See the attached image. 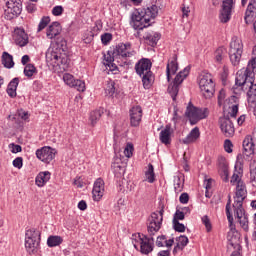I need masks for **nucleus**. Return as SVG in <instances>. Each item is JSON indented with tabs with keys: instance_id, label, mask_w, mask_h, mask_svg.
<instances>
[{
	"instance_id": "f257e3e1",
	"label": "nucleus",
	"mask_w": 256,
	"mask_h": 256,
	"mask_svg": "<svg viewBox=\"0 0 256 256\" xmlns=\"http://www.w3.org/2000/svg\"><path fill=\"white\" fill-rule=\"evenodd\" d=\"M165 213L164 208L162 207L159 211L153 212L151 216L148 218L147 223V231L148 235L141 234H133L132 235V243L134 248L137 249L138 243H140V252L143 255H149L153 251V244L155 243V239L153 235L158 233L159 229H161V225H163V214Z\"/></svg>"
},
{
	"instance_id": "f03ea898",
	"label": "nucleus",
	"mask_w": 256,
	"mask_h": 256,
	"mask_svg": "<svg viewBox=\"0 0 256 256\" xmlns=\"http://www.w3.org/2000/svg\"><path fill=\"white\" fill-rule=\"evenodd\" d=\"M159 15L157 5L147 8H138L131 15V25L136 31H143L146 27H151V19Z\"/></svg>"
},
{
	"instance_id": "7ed1b4c3",
	"label": "nucleus",
	"mask_w": 256,
	"mask_h": 256,
	"mask_svg": "<svg viewBox=\"0 0 256 256\" xmlns=\"http://www.w3.org/2000/svg\"><path fill=\"white\" fill-rule=\"evenodd\" d=\"M256 75V46L252 49V58L248 62L247 68L245 70H239L236 74L237 87H248L250 83L255 82Z\"/></svg>"
},
{
	"instance_id": "20e7f679",
	"label": "nucleus",
	"mask_w": 256,
	"mask_h": 256,
	"mask_svg": "<svg viewBox=\"0 0 256 256\" xmlns=\"http://www.w3.org/2000/svg\"><path fill=\"white\" fill-rule=\"evenodd\" d=\"M226 217L228 219L229 227L232 231V233H229L228 235V249H234V251H241V234H239V232H235V224H233V214L231 213V195L228 196V201L226 204Z\"/></svg>"
},
{
	"instance_id": "39448f33",
	"label": "nucleus",
	"mask_w": 256,
	"mask_h": 256,
	"mask_svg": "<svg viewBox=\"0 0 256 256\" xmlns=\"http://www.w3.org/2000/svg\"><path fill=\"white\" fill-rule=\"evenodd\" d=\"M41 245V231L31 228L25 234V247L30 255H35Z\"/></svg>"
},
{
	"instance_id": "423d86ee",
	"label": "nucleus",
	"mask_w": 256,
	"mask_h": 256,
	"mask_svg": "<svg viewBox=\"0 0 256 256\" xmlns=\"http://www.w3.org/2000/svg\"><path fill=\"white\" fill-rule=\"evenodd\" d=\"M185 117L189 119L190 124L197 125L199 121L209 117V109L196 107L192 102H189L186 107Z\"/></svg>"
},
{
	"instance_id": "0eeeda50",
	"label": "nucleus",
	"mask_w": 256,
	"mask_h": 256,
	"mask_svg": "<svg viewBox=\"0 0 256 256\" xmlns=\"http://www.w3.org/2000/svg\"><path fill=\"white\" fill-rule=\"evenodd\" d=\"M46 61L53 65V67H60L63 71L69 69V56L65 52L48 51L46 53Z\"/></svg>"
},
{
	"instance_id": "6e6552de",
	"label": "nucleus",
	"mask_w": 256,
	"mask_h": 256,
	"mask_svg": "<svg viewBox=\"0 0 256 256\" xmlns=\"http://www.w3.org/2000/svg\"><path fill=\"white\" fill-rule=\"evenodd\" d=\"M136 54L137 52L133 50V44H131V42L120 43L114 49V55L118 57L123 67L124 65H129V58L134 57Z\"/></svg>"
},
{
	"instance_id": "1a4fd4ad",
	"label": "nucleus",
	"mask_w": 256,
	"mask_h": 256,
	"mask_svg": "<svg viewBox=\"0 0 256 256\" xmlns=\"http://www.w3.org/2000/svg\"><path fill=\"white\" fill-rule=\"evenodd\" d=\"M243 55V42L237 36H233L230 42L229 57L232 65L237 67Z\"/></svg>"
},
{
	"instance_id": "9d476101",
	"label": "nucleus",
	"mask_w": 256,
	"mask_h": 256,
	"mask_svg": "<svg viewBox=\"0 0 256 256\" xmlns=\"http://www.w3.org/2000/svg\"><path fill=\"white\" fill-rule=\"evenodd\" d=\"M199 88L205 99H211V97L215 95V82H213V75L210 73L200 75Z\"/></svg>"
},
{
	"instance_id": "9b49d317",
	"label": "nucleus",
	"mask_w": 256,
	"mask_h": 256,
	"mask_svg": "<svg viewBox=\"0 0 256 256\" xmlns=\"http://www.w3.org/2000/svg\"><path fill=\"white\" fill-rule=\"evenodd\" d=\"M190 68L186 67L182 71H180L176 77L174 78L173 82L168 86V93L170 94L173 101H177V95H179V85L187 79L189 75Z\"/></svg>"
},
{
	"instance_id": "f8f14e48",
	"label": "nucleus",
	"mask_w": 256,
	"mask_h": 256,
	"mask_svg": "<svg viewBox=\"0 0 256 256\" xmlns=\"http://www.w3.org/2000/svg\"><path fill=\"white\" fill-rule=\"evenodd\" d=\"M7 9L4 10V17L8 21L17 18L23 11V2L21 0H8L6 2Z\"/></svg>"
},
{
	"instance_id": "ddd939ff",
	"label": "nucleus",
	"mask_w": 256,
	"mask_h": 256,
	"mask_svg": "<svg viewBox=\"0 0 256 256\" xmlns=\"http://www.w3.org/2000/svg\"><path fill=\"white\" fill-rule=\"evenodd\" d=\"M55 155H57V150L51 146H44L36 150L37 159L42 161V163H46L47 165H49V163L55 159Z\"/></svg>"
},
{
	"instance_id": "4468645a",
	"label": "nucleus",
	"mask_w": 256,
	"mask_h": 256,
	"mask_svg": "<svg viewBox=\"0 0 256 256\" xmlns=\"http://www.w3.org/2000/svg\"><path fill=\"white\" fill-rule=\"evenodd\" d=\"M247 199V185L243 180H239L236 185L234 203L232 207H243V201Z\"/></svg>"
},
{
	"instance_id": "2eb2a0df",
	"label": "nucleus",
	"mask_w": 256,
	"mask_h": 256,
	"mask_svg": "<svg viewBox=\"0 0 256 256\" xmlns=\"http://www.w3.org/2000/svg\"><path fill=\"white\" fill-rule=\"evenodd\" d=\"M219 125L224 137L231 138L235 135V126L233 125V121H231L229 115H224L223 117H220Z\"/></svg>"
},
{
	"instance_id": "dca6fc26",
	"label": "nucleus",
	"mask_w": 256,
	"mask_h": 256,
	"mask_svg": "<svg viewBox=\"0 0 256 256\" xmlns=\"http://www.w3.org/2000/svg\"><path fill=\"white\" fill-rule=\"evenodd\" d=\"M235 5V0H223L220 10L219 19L221 23H229L231 21V13Z\"/></svg>"
},
{
	"instance_id": "f3484780",
	"label": "nucleus",
	"mask_w": 256,
	"mask_h": 256,
	"mask_svg": "<svg viewBox=\"0 0 256 256\" xmlns=\"http://www.w3.org/2000/svg\"><path fill=\"white\" fill-rule=\"evenodd\" d=\"M63 81L68 87H73V89L78 90L80 93L85 91V81L75 79V76L69 73L63 75Z\"/></svg>"
},
{
	"instance_id": "a211bd4d",
	"label": "nucleus",
	"mask_w": 256,
	"mask_h": 256,
	"mask_svg": "<svg viewBox=\"0 0 256 256\" xmlns=\"http://www.w3.org/2000/svg\"><path fill=\"white\" fill-rule=\"evenodd\" d=\"M13 41L18 47H25L29 44V36L23 28H16L13 33Z\"/></svg>"
},
{
	"instance_id": "6ab92c4d",
	"label": "nucleus",
	"mask_w": 256,
	"mask_h": 256,
	"mask_svg": "<svg viewBox=\"0 0 256 256\" xmlns=\"http://www.w3.org/2000/svg\"><path fill=\"white\" fill-rule=\"evenodd\" d=\"M129 114L131 127H139L141 119L143 118V109L141 106H133L130 109Z\"/></svg>"
},
{
	"instance_id": "aec40b11",
	"label": "nucleus",
	"mask_w": 256,
	"mask_h": 256,
	"mask_svg": "<svg viewBox=\"0 0 256 256\" xmlns=\"http://www.w3.org/2000/svg\"><path fill=\"white\" fill-rule=\"evenodd\" d=\"M234 216L236 217L238 223L244 229V231L249 230V220L247 218V214H245V209L242 207H233Z\"/></svg>"
},
{
	"instance_id": "412c9836",
	"label": "nucleus",
	"mask_w": 256,
	"mask_h": 256,
	"mask_svg": "<svg viewBox=\"0 0 256 256\" xmlns=\"http://www.w3.org/2000/svg\"><path fill=\"white\" fill-rule=\"evenodd\" d=\"M152 65L153 63H151V60H149L148 58H142L135 64V71L137 75L143 77V75H145V71L146 73H149V71H151Z\"/></svg>"
},
{
	"instance_id": "4be33fe9",
	"label": "nucleus",
	"mask_w": 256,
	"mask_h": 256,
	"mask_svg": "<svg viewBox=\"0 0 256 256\" xmlns=\"http://www.w3.org/2000/svg\"><path fill=\"white\" fill-rule=\"evenodd\" d=\"M104 193H105V181H103L101 178H98L94 182V186L92 190V196L94 201H101Z\"/></svg>"
},
{
	"instance_id": "5701e85b",
	"label": "nucleus",
	"mask_w": 256,
	"mask_h": 256,
	"mask_svg": "<svg viewBox=\"0 0 256 256\" xmlns=\"http://www.w3.org/2000/svg\"><path fill=\"white\" fill-rule=\"evenodd\" d=\"M218 167L222 181L227 183L229 181V164H227V159L225 156L218 157Z\"/></svg>"
},
{
	"instance_id": "b1692460",
	"label": "nucleus",
	"mask_w": 256,
	"mask_h": 256,
	"mask_svg": "<svg viewBox=\"0 0 256 256\" xmlns=\"http://www.w3.org/2000/svg\"><path fill=\"white\" fill-rule=\"evenodd\" d=\"M179 71V63H177V54H173L172 59L168 60L166 66L167 81H171V75H175Z\"/></svg>"
},
{
	"instance_id": "393cba45",
	"label": "nucleus",
	"mask_w": 256,
	"mask_h": 256,
	"mask_svg": "<svg viewBox=\"0 0 256 256\" xmlns=\"http://www.w3.org/2000/svg\"><path fill=\"white\" fill-rule=\"evenodd\" d=\"M62 28L59 22H53L46 30L47 39H55L61 34Z\"/></svg>"
},
{
	"instance_id": "a878e982",
	"label": "nucleus",
	"mask_w": 256,
	"mask_h": 256,
	"mask_svg": "<svg viewBox=\"0 0 256 256\" xmlns=\"http://www.w3.org/2000/svg\"><path fill=\"white\" fill-rule=\"evenodd\" d=\"M254 17H256V0H250L245 12V23L249 25Z\"/></svg>"
},
{
	"instance_id": "bb28decb",
	"label": "nucleus",
	"mask_w": 256,
	"mask_h": 256,
	"mask_svg": "<svg viewBox=\"0 0 256 256\" xmlns=\"http://www.w3.org/2000/svg\"><path fill=\"white\" fill-rule=\"evenodd\" d=\"M145 42L147 45H150V47H156L157 43L159 42V39H161V33L158 32H147L143 36Z\"/></svg>"
},
{
	"instance_id": "cd10ccee",
	"label": "nucleus",
	"mask_w": 256,
	"mask_h": 256,
	"mask_svg": "<svg viewBox=\"0 0 256 256\" xmlns=\"http://www.w3.org/2000/svg\"><path fill=\"white\" fill-rule=\"evenodd\" d=\"M173 133V130H171V124H167L165 126V129H163L160 132V141L164 145H171V134Z\"/></svg>"
},
{
	"instance_id": "c85d7f7f",
	"label": "nucleus",
	"mask_w": 256,
	"mask_h": 256,
	"mask_svg": "<svg viewBox=\"0 0 256 256\" xmlns=\"http://www.w3.org/2000/svg\"><path fill=\"white\" fill-rule=\"evenodd\" d=\"M50 179H51V172L49 171L40 172L36 176L35 183L37 187H45V185H47Z\"/></svg>"
},
{
	"instance_id": "c756f323",
	"label": "nucleus",
	"mask_w": 256,
	"mask_h": 256,
	"mask_svg": "<svg viewBox=\"0 0 256 256\" xmlns=\"http://www.w3.org/2000/svg\"><path fill=\"white\" fill-rule=\"evenodd\" d=\"M104 65L110 66L111 63H117L120 67H123V63L119 60V56H115V50L108 51L107 55H104Z\"/></svg>"
},
{
	"instance_id": "7c9ffc66",
	"label": "nucleus",
	"mask_w": 256,
	"mask_h": 256,
	"mask_svg": "<svg viewBox=\"0 0 256 256\" xmlns=\"http://www.w3.org/2000/svg\"><path fill=\"white\" fill-rule=\"evenodd\" d=\"M17 87H19V78L12 79L7 87L6 93H8L11 99H15L17 97Z\"/></svg>"
},
{
	"instance_id": "2f4dec72",
	"label": "nucleus",
	"mask_w": 256,
	"mask_h": 256,
	"mask_svg": "<svg viewBox=\"0 0 256 256\" xmlns=\"http://www.w3.org/2000/svg\"><path fill=\"white\" fill-rule=\"evenodd\" d=\"M67 50V40L64 39L63 37H58L56 39V43L54 47L51 50L48 51H58V53H65Z\"/></svg>"
},
{
	"instance_id": "473e14b6",
	"label": "nucleus",
	"mask_w": 256,
	"mask_h": 256,
	"mask_svg": "<svg viewBox=\"0 0 256 256\" xmlns=\"http://www.w3.org/2000/svg\"><path fill=\"white\" fill-rule=\"evenodd\" d=\"M2 65L6 69H13L15 67V61H13V55L9 54L8 52L2 53Z\"/></svg>"
},
{
	"instance_id": "72a5a7b5",
	"label": "nucleus",
	"mask_w": 256,
	"mask_h": 256,
	"mask_svg": "<svg viewBox=\"0 0 256 256\" xmlns=\"http://www.w3.org/2000/svg\"><path fill=\"white\" fill-rule=\"evenodd\" d=\"M201 136V133L199 132V128L195 127L191 130V132L188 134V136L183 140V143L185 145H189V143H195V141Z\"/></svg>"
},
{
	"instance_id": "f704fd0d",
	"label": "nucleus",
	"mask_w": 256,
	"mask_h": 256,
	"mask_svg": "<svg viewBox=\"0 0 256 256\" xmlns=\"http://www.w3.org/2000/svg\"><path fill=\"white\" fill-rule=\"evenodd\" d=\"M247 87H249V90L247 92V99L248 103H252L255 105L256 103V84L250 83Z\"/></svg>"
},
{
	"instance_id": "c9c22d12",
	"label": "nucleus",
	"mask_w": 256,
	"mask_h": 256,
	"mask_svg": "<svg viewBox=\"0 0 256 256\" xmlns=\"http://www.w3.org/2000/svg\"><path fill=\"white\" fill-rule=\"evenodd\" d=\"M63 243V238L61 236H49L47 239L48 247H59Z\"/></svg>"
},
{
	"instance_id": "e433bc0d",
	"label": "nucleus",
	"mask_w": 256,
	"mask_h": 256,
	"mask_svg": "<svg viewBox=\"0 0 256 256\" xmlns=\"http://www.w3.org/2000/svg\"><path fill=\"white\" fill-rule=\"evenodd\" d=\"M152 81H153V72L148 71L142 75V83L144 85V89H149V87H151Z\"/></svg>"
},
{
	"instance_id": "4c0bfd02",
	"label": "nucleus",
	"mask_w": 256,
	"mask_h": 256,
	"mask_svg": "<svg viewBox=\"0 0 256 256\" xmlns=\"http://www.w3.org/2000/svg\"><path fill=\"white\" fill-rule=\"evenodd\" d=\"M103 108H100L98 110H94L90 113V121L92 125H96L97 121L101 119V116L103 115Z\"/></svg>"
},
{
	"instance_id": "58836bf2",
	"label": "nucleus",
	"mask_w": 256,
	"mask_h": 256,
	"mask_svg": "<svg viewBox=\"0 0 256 256\" xmlns=\"http://www.w3.org/2000/svg\"><path fill=\"white\" fill-rule=\"evenodd\" d=\"M148 183H155V168L153 164H148V169L145 172Z\"/></svg>"
},
{
	"instance_id": "ea45409f",
	"label": "nucleus",
	"mask_w": 256,
	"mask_h": 256,
	"mask_svg": "<svg viewBox=\"0 0 256 256\" xmlns=\"http://www.w3.org/2000/svg\"><path fill=\"white\" fill-rule=\"evenodd\" d=\"M227 53V50L223 47H219L214 53V59L216 63H221Z\"/></svg>"
},
{
	"instance_id": "a19ab883",
	"label": "nucleus",
	"mask_w": 256,
	"mask_h": 256,
	"mask_svg": "<svg viewBox=\"0 0 256 256\" xmlns=\"http://www.w3.org/2000/svg\"><path fill=\"white\" fill-rule=\"evenodd\" d=\"M35 73H37V68L35 67V65H33V64H27V65L24 67V75H25V77H27L28 79H31Z\"/></svg>"
},
{
	"instance_id": "79ce46f5",
	"label": "nucleus",
	"mask_w": 256,
	"mask_h": 256,
	"mask_svg": "<svg viewBox=\"0 0 256 256\" xmlns=\"http://www.w3.org/2000/svg\"><path fill=\"white\" fill-rule=\"evenodd\" d=\"M133 151H135L133 143H127L124 149L125 157H127V159H131V157H133Z\"/></svg>"
},
{
	"instance_id": "37998d69",
	"label": "nucleus",
	"mask_w": 256,
	"mask_h": 256,
	"mask_svg": "<svg viewBox=\"0 0 256 256\" xmlns=\"http://www.w3.org/2000/svg\"><path fill=\"white\" fill-rule=\"evenodd\" d=\"M49 23H51V18H49V16H44L38 25V32L43 31V29H45Z\"/></svg>"
},
{
	"instance_id": "c03bdc74",
	"label": "nucleus",
	"mask_w": 256,
	"mask_h": 256,
	"mask_svg": "<svg viewBox=\"0 0 256 256\" xmlns=\"http://www.w3.org/2000/svg\"><path fill=\"white\" fill-rule=\"evenodd\" d=\"M172 223L174 231H177V233H185V224L180 223L177 220H173Z\"/></svg>"
},
{
	"instance_id": "a18cd8bd",
	"label": "nucleus",
	"mask_w": 256,
	"mask_h": 256,
	"mask_svg": "<svg viewBox=\"0 0 256 256\" xmlns=\"http://www.w3.org/2000/svg\"><path fill=\"white\" fill-rule=\"evenodd\" d=\"M113 41V34L111 33H104L101 35V42L103 45H109Z\"/></svg>"
},
{
	"instance_id": "49530a36",
	"label": "nucleus",
	"mask_w": 256,
	"mask_h": 256,
	"mask_svg": "<svg viewBox=\"0 0 256 256\" xmlns=\"http://www.w3.org/2000/svg\"><path fill=\"white\" fill-rule=\"evenodd\" d=\"M177 241H178L177 244L182 249H185V247H187V245L189 244V238H187V236H185V235H181L180 237H178Z\"/></svg>"
},
{
	"instance_id": "de8ad7c7",
	"label": "nucleus",
	"mask_w": 256,
	"mask_h": 256,
	"mask_svg": "<svg viewBox=\"0 0 256 256\" xmlns=\"http://www.w3.org/2000/svg\"><path fill=\"white\" fill-rule=\"evenodd\" d=\"M202 223L205 225L206 231L209 233L213 226L211 225V219H209V216L205 215L202 217Z\"/></svg>"
},
{
	"instance_id": "09e8293b",
	"label": "nucleus",
	"mask_w": 256,
	"mask_h": 256,
	"mask_svg": "<svg viewBox=\"0 0 256 256\" xmlns=\"http://www.w3.org/2000/svg\"><path fill=\"white\" fill-rule=\"evenodd\" d=\"M224 151H226V153H233V142H231L230 139L224 141Z\"/></svg>"
},
{
	"instance_id": "8fccbe9b",
	"label": "nucleus",
	"mask_w": 256,
	"mask_h": 256,
	"mask_svg": "<svg viewBox=\"0 0 256 256\" xmlns=\"http://www.w3.org/2000/svg\"><path fill=\"white\" fill-rule=\"evenodd\" d=\"M106 93L110 97H113V95H115V82L108 83V85L106 87Z\"/></svg>"
},
{
	"instance_id": "3c124183",
	"label": "nucleus",
	"mask_w": 256,
	"mask_h": 256,
	"mask_svg": "<svg viewBox=\"0 0 256 256\" xmlns=\"http://www.w3.org/2000/svg\"><path fill=\"white\" fill-rule=\"evenodd\" d=\"M239 181H243L239 175V172H234L230 180L231 185H238Z\"/></svg>"
},
{
	"instance_id": "603ef678",
	"label": "nucleus",
	"mask_w": 256,
	"mask_h": 256,
	"mask_svg": "<svg viewBox=\"0 0 256 256\" xmlns=\"http://www.w3.org/2000/svg\"><path fill=\"white\" fill-rule=\"evenodd\" d=\"M184 219H185V212H182L181 210H176L173 221H183Z\"/></svg>"
},
{
	"instance_id": "864d4df0",
	"label": "nucleus",
	"mask_w": 256,
	"mask_h": 256,
	"mask_svg": "<svg viewBox=\"0 0 256 256\" xmlns=\"http://www.w3.org/2000/svg\"><path fill=\"white\" fill-rule=\"evenodd\" d=\"M63 6H55L53 9H52V14L55 16V17H59L61 15H63Z\"/></svg>"
},
{
	"instance_id": "5fc2aeb1",
	"label": "nucleus",
	"mask_w": 256,
	"mask_h": 256,
	"mask_svg": "<svg viewBox=\"0 0 256 256\" xmlns=\"http://www.w3.org/2000/svg\"><path fill=\"white\" fill-rule=\"evenodd\" d=\"M250 181L253 187H256V167L250 168Z\"/></svg>"
},
{
	"instance_id": "6e6d98bb",
	"label": "nucleus",
	"mask_w": 256,
	"mask_h": 256,
	"mask_svg": "<svg viewBox=\"0 0 256 256\" xmlns=\"http://www.w3.org/2000/svg\"><path fill=\"white\" fill-rule=\"evenodd\" d=\"M165 239H167L165 235L158 236L156 240L157 247H165Z\"/></svg>"
},
{
	"instance_id": "4d7b16f0",
	"label": "nucleus",
	"mask_w": 256,
	"mask_h": 256,
	"mask_svg": "<svg viewBox=\"0 0 256 256\" xmlns=\"http://www.w3.org/2000/svg\"><path fill=\"white\" fill-rule=\"evenodd\" d=\"M239 113V104H234L231 107L230 117H237V114Z\"/></svg>"
},
{
	"instance_id": "13d9d810",
	"label": "nucleus",
	"mask_w": 256,
	"mask_h": 256,
	"mask_svg": "<svg viewBox=\"0 0 256 256\" xmlns=\"http://www.w3.org/2000/svg\"><path fill=\"white\" fill-rule=\"evenodd\" d=\"M13 165L14 167H16V169H21V167H23V158L17 157L16 159H14Z\"/></svg>"
},
{
	"instance_id": "bf43d9fd",
	"label": "nucleus",
	"mask_w": 256,
	"mask_h": 256,
	"mask_svg": "<svg viewBox=\"0 0 256 256\" xmlns=\"http://www.w3.org/2000/svg\"><path fill=\"white\" fill-rule=\"evenodd\" d=\"M10 148H12L11 152L12 153H21V151H23V149L21 148V145L19 144H10L9 145Z\"/></svg>"
},
{
	"instance_id": "052dcab7",
	"label": "nucleus",
	"mask_w": 256,
	"mask_h": 256,
	"mask_svg": "<svg viewBox=\"0 0 256 256\" xmlns=\"http://www.w3.org/2000/svg\"><path fill=\"white\" fill-rule=\"evenodd\" d=\"M179 201H180V203H182V204H187V203H189V194H187V193H182V194L180 195V197H179Z\"/></svg>"
},
{
	"instance_id": "680f3d73",
	"label": "nucleus",
	"mask_w": 256,
	"mask_h": 256,
	"mask_svg": "<svg viewBox=\"0 0 256 256\" xmlns=\"http://www.w3.org/2000/svg\"><path fill=\"white\" fill-rule=\"evenodd\" d=\"M74 185L79 189H82V187H85V182H83V179H81V177H78V178H75Z\"/></svg>"
},
{
	"instance_id": "e2e57ef3",
	"label": "nucleus",
	"mask_w": 256,
	"mask_h": 256,
	"mask_svg": "<svg viewBox=\"0 0 256 256\" xmlns=\"http://www.w3.org/2000/svg\"><path fill=\"white\" fill-rule=\"evenodd\" d=\"M41 89H43V83H41V81H39V80H35L33 82V90L34 91H41Z\"/></svg>"
},
{
	"instance_id": "0e129e2a",
	"label": "nucleus",
	"mask_w": 256,
	"mask_h": 256,
	"mask_svg": "<svg viewBox=\"0 0 256 256\" xmlns=\"http://www.w3.org/2000/svg\"><path fill=\"white\" fill-rule=\"evenodd\" d=\"M223 101H225V91L221 90L218 95V105L221 107L223 105Z\"/></svg>"
},
{
	"instance_id": "69168bd1",
	"label": "nucleus",
	"mask_w": 256,
	"mask_h": 256,
	"mask_svg": "<svg viewBox=\"0 0 256 256\" xmlns=\"http://www.w3.org/2000/svg\"><path fill=\"white\" fill-rule=\"evenodd\" d=\"M26 9L28 13H35L37 11V6L35 4H28Z\"/></svg>"
},
{
	"instance_id": "338daca9",
	"label": "nucleus",
	"mask_w": 256,
	"mask_h": 256,
	"mask_svg": "<svg viewBox=\"0 0 256 256\" xmlns=\"http://www.w3.org/2000/svg\"><path fill=\"white\" fill-rule=\"evenodd\" d=\"M78 209H80V211H85L87 209V202L85 200H81L78 203Z\"/></svg>"
},
{
	"instance_id": "774afa93",
	"label": "nucleus",
	"mask_w": 256,
	"mask_h": 256,
	"mask_svg": "<svg viewBox=\"0 0 256 256\" xmlns=\"http://www.w3.org/2000/svg\"><path fill=\"white\" fill-rule=\"evenodd\" d=\"M29 61H31V58L29 57V55L22 56V59H21L22 65H27V63H29Z\"/></svg>"
}]
</instances>
